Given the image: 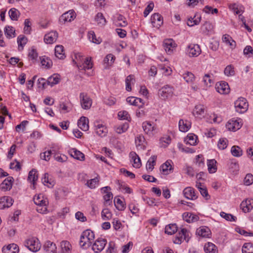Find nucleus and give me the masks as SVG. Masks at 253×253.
Returning <instances> with one entry per match:
<instances>
[{
	"label": "nucleus",
	"instance_id": "obj_23",
	"mask_svg": "<svg viewBox=\"0 0 253 253\" xmlns=\"http://www.w3.org/2000/svg\"><path fill=\"white\" fill-rule=\"evenodd\" d=\"M78 126L83 131H87L89 128L88 119L85 117H82L78 122Z\"/></svg>",
	"mask_w": 253,
	"mask_h": 253
},
{
	"label": "nucleus",
	"instance_id": "obj_20",
	"mask_svg": "<svg viewBox=\"0 0 253 253\" xmlns=\"http://www.w3.org/2000/svg\"><path fill=\"white\" fill-rule=\"evenodd\" d=\"M38 178V174L37 173V171L35 169H32L29 172L28 180L30 181L33 184V186L31 188L33 189L36 188L35 184L36 183V181Z\"/></svg>",
	"mask_w": 253,
	"mask_h": 253
},
{
	"label": "nucleus",
	"instance_id": "obj_31",
	"mask_svg": "<svg viewBox=\"0 0 253 253\" xmlns=\"http://www.w3.org/2000/svg\"><path fill=\"white\" fill-rule=\"evenodd\" d=\"M204 251L206 253H217L216 247L210 242H208L205 245Z\"/></svg>",
	"mask_w": 253,
	"mask_h": 253
},
{
	"label": "nucleus",
	"instance_id": "obj_27",
	"mask_svg": "<svg viewBox=\"0 0 253 253\" xmlns=\"http://www.w3.org/2000/svg\"><path fill=\"white\" fill-rule=\"evenodd\" d=\"M191 123L187 120H180L179 121V129L182 132H187L191 127Z\"/></svg>",
	"mask_w": 253,
	"mask_h": 253
},
{
	"label": "nucleus",
	"instance_id": "obj_40",
	"mask_svg": "<svg viewBox=\"0 0 253 253\" xmlns=\"http://www.w3.org/2000/svg\"><path fill=\"white\" fill-rule=\"evenodd\" d=\"M177 230V227L176 224H170L165 227V233L169 235H172Z\"/></svg>",
	"mask_w": 253,
	"mask_h": 253
},
{
	"label": "nucleus",
	"instance_id": "obj_45",
	"mask_svg": "<svg viewBox=\"0 0 253 253\" xmlns=\"http://www.w3.org/2000/svg\"><path fill=\"white\" fill-rule=\"evenodd\" d=\"M116 208L119 211H124L125 209V205L123 201L119 198H115L114 200Z\"/></svg>",
	"mask_w": 253,
	"mask_h": 253
},
{
	"label": "nucleus",
	"instance_id": "obj_15",
	"mask_svg": "<svg viewBox=\"0 0 253 253\" xmlns=\"http://www.w3.org/2000/svg\"><path fill=\"white\" fill-rule=\"evenodd\" d=\"M183 193L185 197L189 200H194L198 197L195 192L194 189L191 187L185 188Z\"/></svg>",
	"mask_w": 253,
	"mask_h": 253
},
{
	"label": "nucleus",
	"instance_id": "obj_33",
	"mask_svg": "<svg viewBox=\"0 0 253 253\" xmlns=\"http://www.w3.org/2000/svg\"><path fill=\"white\" fill-rule=\"evenodd\" d=\"M95 21L97 22V25L100 27L104 26L106 23V20L103 14L101 12H98L95 17Z\"/></svg>",
	"mask_w": 253,
	"mask_h": 253
},
{
	"label": "nucleus",
	"instance_id": "obj_7",
	"mask_svg": "<svg viewBox=\"0 0 253 253\" xmlns=\"http://www.w3.org/2000/svg\"><path fill=\"white\" fill-rule=\"evenodd\" d=\"M76 13L73 10H70L63 13L59 18L60 23L65 24L66 22H70L76 18Z\"/></svg>",
	"mask_w": 253,
	"mask_h": 253
},
{
	"label": "nucleus",
	"instance_id": "obj_46",
	"mask_svg": "<svg viewBox=\"0 0 253 253\" xmlns=\"http://www.w3.org/2000/svg\"><path fill=\"white\" fill-rule=\"evenodd\" d=\"M129 126L128 123H125L123 124L120 125L116 127L115 130L117 133L121 134L126 132Z\"/></svg>",
	"mask_w": 253,
	"mask_h": 253
},
{
	"label": "nucleus",
	"instance_id": "obj_5",
	"mask_svg": "<svg viewBox=\"0 0 253 253\" xmlns=\"http://www.w3.org/2000/svg\"><path fill=\"white\" fill-rule=\"evenodd\" d=\"M80 103L83 109L88 110L90 109L92 105V100L84 92L80 94Z\"/></svg>",
	"mask_w": 253,
	"mask_h": 253
},
{
	"label": "nucleus",
	"instance_id": "obj_16",
	"mask_svg": "<svg viewBox=\"0 0 253 253\" xmlns=\"http://www.w3.org/2000/svg\"><path fill=\"white\" fill-rule=\"evenodd\" d=\"M57 37V32L56 31H51L44 36V41L47 44H51L56 41Z\"/></svg>",
	"mask_w": 253,
	"mask_h": 253
},
{
	"label": "nucleus",
	"instance_id": "obj_44",
	"mask_svg": "<svg viewBox=\"0 0 253 253\" xmlns=\"http://www.w3.org/2000/svg\"><path fill=\"white\" fill-rule=\"evenodd\" d=\"M96 133L101 137L104 136L107 133V128L102 125H98L96 128Z\"/></svg>",
	"mask_w": 253,
	"mask_h": 253
},
{
	"label": "nucleus",
	"instance_id": "obj_43",
	"mask_svg": "<svg viewBox=\"0 0 253 253\" xmlns=\"http://www.w3.org/2000/svg\"><path fill=\"white\" fill-rule=\"evenodd\" d=\"M27 42V39L22 35H20L17 38V43L18 44V49L21 50L23 48V46Z\"/></svg>",
	"mask_w": 253,
	"mask_h": 253
},
{
	"label": "nucleus",
	"instance_id": "obj_2",
	"mask_svg": "<svg viewBox=\"0 0 253 253\" xmlns=\"http://www.w3.org/2000/svg\"><path fill=\"white\" fill-rule=\"evenodd\" d=\"M236 111L239 113L246 112L248 109V102L244 97L239 98L234 103Z\"/></svg>",
	"mask_w": 253,
	"mask_h": 253
},
{
	"label": "nucleus",
	"instance_id": "obj_49",
	"mask_svg": "<svg viewBox=\"0 0 253 253\" xmlns=\"http://www.w3.org/2000/svg\"><path fill=\"white\" fill-rule=\"evenodd\" d=\"M134 81V76L132 75L128 76L126 79V89L127 91H130L131 90V83H133Z\"/></svg>",
	"mask_w": 253,
	"mask_h": 253
},
{
	"label": "nucleus",
	"instance_id": "obj_42",
	"mask_svg": "<svg viewBox=\"0 0 253 253\" xmlns=\"http://www.w3.org/2000/svg\"><path fill=\"white\" fill-rule=\"evenodd\" d=\"M60 81V78L58 75H53L47 79V84L52 86L53 85L57 84Z\"/></svg>",
	"mask_w": 253,
	"mask_h": 253
},
{
	"label": "nucleus",
	"instance_id": "obj_29",
	"mask_svg": "<svg viewBox=\"0 0 253 253\" xmlns=\"http://www.w3.org/2000/svg\"><path fill=\"white\" fill-rule=\"evenodd\" d=\"M4 32L6 37L9 39L16 36L15 29L10 26H6L4 29Z\"/></svg>",
	"mask_w": 253,
	"mask_h": 253
},
{
	"label": "nucleus",
	"instance_id": "obj_8",
	"mask_svg": "<svg viewBox=\"0 0 253 253\" xmlns=\"http://www.w3.org/2000/svg\"><path fill=\"white\" fill-rule=\"evenodd\" d=\"M187 52L190 57H197L201 53V50L198 44H190L187 47Z\"/></svg>",
	"mask_w": 253,
	"mask_h": 253
},
{
	"label": "nucleus",
	"instance_id": "obj_11",
	"mask_svg": "<svg viewBox=\"0 0 253 253\" xmlns=\"http://www.w3.org/2000/svg\"><path fill=\"white\" fill-rule=\"evenodd\" d=\"M151 21L153 26L159 28L163 23V18L158 13H155L151 16Z\"/></svg>",
	"mask_w": 253,
	"mask_h": 253
},
{
	"label": "nucleus",
	"instance_id": "obj_9",
	"mask_svg": "<svg viewBox=\"0 0 253 253\" xmlns=\"http://www.w3.org/2000/svg\"><path fill=\"white\" fill-rule=\"evenodd\" d=\"M176 46V44L174 41L171 39H166L163 42V47L166 52L169 54H171L172 53Z\"/></svg>",
	"mask_w": 253,
	"mask_h": 253
},
{
	"label": "nucleus",
	"instance_id": "obj_47",
	"mask_svg": "<svg viewBox=\"0 0 253 253\" xmlns=\"http://www.w3.org/2000/svg\"><path fill=\"white\" fill-rule=\"evenodd\" d=\"M42 183L44 185H46V184H49V185L48 186L49 187H52L54 185V181L53 180H51V179L49 178V175L47 173H45L44 174L43 177L42 179Z\"/></svg>",
	"mask_w": 253,
	"mask_h": 253
},
{
	"label": "nucleus",
	"instance_id": "obj_55",
	"mask_svg": "<svg viewBox=\"0 0 253 253\" xmlns=\"http://www.w3.org/2000/svg\"><path fill=\"white\" fill-rule=\"evenodd\" d=\"M34 203L39 206V208L46 206V201L43 199H41L40 195H38L37 197H34L33 199Z\"/></svg>",
	"mask_w": 253,
	"mask_h": 253
},
{
	"label": "nucleus",
	"instance_id": "obj_25",
	"mask_svg": "<svg viewBox=\"0 0 253 253\" xmlns=\"http://www.w3.org/2000/svg\"><path fill=\"white\" fill-rule=\"evenodd\" d=\"M203 33L211 35L213 33V26L209 22H206L201 27Z\"/></svg>",
	"mask_w": 253,
	"mask_h": 253
},
{
	"label": "nucleus",
	"instance_id": "obj_53",
	"mask_svg": "<svg viewBox=\"0 0 253 253\" xmlns=\"http://www.w3.org/2000/svg\"><path fill=\"white\" fill-rule=\"evenodd\" d=\"M170 163L171 161H167L161 166V169H162L163 171L166 174L169 173V170L170 171L171 169L172 166L170 164Z\"/></svg>",
	"mask_w": 253,
	"mask_h": 253
},
{
	"label": "nucleus",
	"instance_id": "obj_35",
	"mask_svg": "<svg viewBox=\"0 0 253 253\" xmlns=\"http://www.w3.org/2000/svg\"><path fill=\"white\" fill-rule=\"evenodd\" d=\"M129 156L131 157L133 161V167L136 168H139L141 165V161L138 156L134 152H131Z\"/></svg>",
	"mask_w": 253,
	"mask_h": 253
},
{
	"label": "nucleus",
	"instance_id": "obj_60",
	"mask_svg": "<svg viewBox=\"0 0 253 253\" xmlns=\"http://www.w3.org/2000/svg\"><path fill=\"white\" fill-rule=\"evenodd\" d=\"M84 60L83 56L81 53H77L75 54V59L73 60V61L78 67V64H81Z\"/></svg>",
	"mask_w": 253,
	"mask_h": 253
},
{
	"label": "nucleus",
	"instance_id": "obj_13",
	"mask_svg": "<svg viewBox=\"0 0 253 253\" xmlns=\"http://www.w3.org/2000/svg\"><path fill=\"white\" fill-rule=\"evenodd\" d=\"M13 180L11 176L7 177L0 184V189L3 191L10 190L12 188Z\"/></svg>",
	"mask_w": 253,
	"mask_h": 253
},
{
	"label": "nucleus",
	"instance_id": "obj_14",
	"mask_svg": "<svg viewBox=\"0 0 253 253\" xmlns=\"http://www.w3.org/2000/svg\"><path fill=\"white\" fill-rule=\"evenodd\" d=\"M13 200L10 197L3 196L0 199V209L9 208L13 204Z\"/></svg>",
	"mask_w": 253,
	"mask_h": 253
},
{
	"label": "nucleus",
	"instance_id": "obj_51",
	"mask_svg": "<svg viewBox=\"0 0 253 253\" xmlns=\"http://www.w3.org/2000/svg\"><path fill=\"white\" fill-rule=\"evenodd\" d=\"M126 101L131 105L134 106H139L138 103H141L142 99L139 98L134 97H128L126 98Z\"/></svg>",
	"mask_w": 253,
	"mask_h": 253
},
{
	"label": "nucleus",
	"instance_id": "obj_39",
	"mask_svg": "<svg viewBox=\"0 0 253 253\" xmlns=\"http://www.w3.org/2000/svg\"><path fill=\"white\" fill-rule=\"evenodd\" d=\"M8 14L11 20L17 21L20 16V12L17 9L12 8L9 10Z\"/></svg>",
	"mask_w": 253,
	"mask_h": 253
},
{
	"label": "nucleus",
	"instance_id": "obj_58",
	"mask_svg": "<svg viewBox=\"0 0 253 253\" xmlns=\"http://www.w3.org/2000/svg\"><path fill=\"white\" fill-rule=\"evenodd\" d=\"M224 72V74L228 77L234 76L235 75L234 67L232 65L227 66Z\"/></svg>",
	"mask_w": 253,
	"mask_h": 253
},
{
	"label": "nucleus",
	"instance_id": "obj_64",
	"mask_svg": "<svg viewBox=\"0 0 253 253\" xmlns=\"http://www.w3.org/2000/svg\"><path fill=\"white\" fill-rule=\"evenodd\" d=\"M244 182L246 185H251L253 183V175L251 173L247 174L244 178Z\"/></svg>",
	"mask_w": 253,
	"mask_h": 253
},
{
	"label": "nucleus",
	"instance_id": "obj_41",
	"mask_svg": "<svg viewBox=\"0 0 253 253\" xmlns=\"http://www.w3.org/2000/svg\"><path fill=\"white\" fill-rule=\"evenodd\" d=\"M157 156H152L148 161L146 164V168L148 170L152 171L154 169V166L156 163Z\"/></svg>",
	"mask_w": 253,
	"mask_h": 253
},
{
	"label": "nucleus",
	"instance_id": "obj_28",
	"mask_svg": "<svg viewBox=\"0 0 253 253\" xmlns=\"http://www.w3.org/2000/svg\"><path fill=\"white\" fill-rule=\"evenodd\" d=\"M92 245V241L85 238V236L82 233L80 241V245L81 248L84 249L88 248Z\"/></svg>",
	"mask_w": 253,
	"mask_h": 253
},
{
	"label": "nucleus",
	"instance_id": "obj_21",
	"mask_svg": "<svg viewBox=\"0 0 253 253\" xmlns=\"http://www.w3.org/2000/svg\"><path fill=\"white\" fill-rule=\"evenodd\" d=\"M91 58H86L81 64H78V68L79 70H89L92 68L93 64L91 61Z\"/></svg>",
	"mask_w": 253,
	"mask_h": 253
},
{
	"label": "nucleus",
	"instance_id": "obj_62",
	"mask_svg": "<svg viewBox=\"0 0 253 253\" xmlns=\"http://www.w3.org/2000/svg\"><path fill=\"white\" fill-rule=\"evenodd\" d=\"M89 39L93 43L99 44L101 42V39L100 38H96L94 32L90 31L88 33Z\"/></svg>",
	"mask_w": 253,
	"mask_h": 253
},
{
	"label": "nucleus",
	"instance_id": "obj_59",
	"mask_svg": "<svg viewBox=\"0 0 253 253\" xmlns=\"http://www.w3.org/2000/svg\"><path fill=\"white\" fill-rule=\"evenodd\" d=\"M183 79L187 83H192L195 79L194 75L190 72H187L183 75Z\"/></svg>",
	"mask_w": 253,
	"mask_h": 253
},
{
	"label": "nucleus",
	"instance_id": "obj_1",
	"mask_svg": "<svg viewBox=\"0 0 253 253\" xmlns=\"http://www.w3.org/2000/svg\"><path fill=\"white\" fill-rule=\"evenodd\" d=\"M24 245L30 251L33 252L39 251L41 248V245L38 239L35 237H31L27 239L25 241Z\"/></svg>",
	"mask_w": 253,
	"mask_h": 253
},
{
	"label": "nucleus",
	"instance_id": "obj_4",
	"mask_svg": "<svg viewBox=\"0 0 253 253\" xmlns=\"http://www.w3.org/2000/svg\"><path fill=\"white\" fill-rule=\"evenodd\" d=\"M173 90L172 87L167 85L159 90L158 94L163 99H166L172 96Z\"/></svg>",
	"mask_w": 253,
	"mask_h": 253
},
{
	"label": "nucleus",
	"instance_id": "obj_19",
	"mask_svg": "<svg viewBox=\"0 0 253 253\" xmlns=\"http://www.w3.org/2000/svg\"><path fill=\"white\" fill-rule=\"evenodd\" d=\"M183 219L188 223L197 221L199 219V216L192 213L184 212L182 214Z\"/></svg>",
	"mask_w": 253,
	"mask_h": 253
},
{
	"label": "nucleus",
	"instance_id": "obj_37",
	"mask_svg": "<svg viewBox=\"0 0 253 253\" xmlns=\"http://www.w3.org/2000/svg\"><path fill=\"white\" fill-rule=\"evenodd\" d=\"M222 41L232 48H234L236 46V42L229 35H224L222 37Z\"/></svg>",
	"mask_w": 253,
	"mask_h": 253
},
{
	"label": "nucleus",
	"instance_id": "obj_61",
	"mask_svg": "<svg viewBox=\"0 0 253 253\" xmlns=\"http://www.w3.org/2000/svg\"><path fill=\"white\" fill-rule=\"evenodd\" d=\"M201 21V17L196 18L195 16L194 18H189L187 22V25L192 27L196 25L199 24Z\"/></svg>",
	"mask_w": 253,
	"mask_h": 253
},
{
	"label": "nucleus",
	"instance_id": "obj_22",
	"mask_svg": "<svg viewBox=\"0 0 253 253\" xmlns=\"http://www.w3.org/2000/svg\"><path fill=\"white\" fill-rule=\"evenodd\" d=\"M43 248L47 253H55L56 251L55 244L50 241H47L45 242Z\"/></svg>",
	"mask_w": 253,
	"mask_h": 253
},
{
	"label": "nucleus",
	"instance_id": "obj_30",
	"mask_svg": "<svg viewBox=\"0 0 253 253\" xmlns=\"http://www.w3.org/2000/svg\"><path fill=\"white\" fill-rule=\"evenodd\" d=\"M217 162L214 159L209 160L208 161L207 165L209 173H213L217 170L216 164Z\"/></svg>",
	"mask_w": 253,
	"mask_h": 253
},
{
	"label": "nucleus",
	"instance_id": "obj_48",
	"mask_svg": "<svg viewBox=\"0 0 253 253\" xmlns=\"http://www.w3.org/2000/svg\"><path fill=\"white\" fill-rule=\"evenodd\" d=\"M71 244L67 241H63L61 243V247L65 253H68L71 251Z\"/></svg>",
	"mask_w": 253,
	"mask_h": 253
},
{
	"label": "nucleus",
	"instance_id": "obj_12",
	"mask_svg": "<svg viewBox=\"0 0 253 253\" xmlns=\"http://www.w3.org/2000/svg\"><path fill=\"white\" fill-rule=\"evenodd\" d=\"M242 126L241 120L232 119L230 120L226 125L227 127L232 131L238 130Z\"/></svg>",
	"mask_w": 253,
	"mask_h": 253
},
{
	"label": "nucleus",
	"instance_id": "obj_36",
	"mask_svg": "<svg viewBox=\"0 0 253 253\" xmlns=\"http://www.w3.org/2000/svg\"><path fill=\"white\" fill-rule=\"evenodd\" d=\"M142 127L145 132L148 134H152V132L155 129V127L152 126L149 122H145L142 124Z\"/></svg>",
	"mask_w": 253,
	"mask_h": 253
},
{
	"label": "nucleus",
	"instance_id": "obj_18",
	"mask_svg": "<svg viewBox=\"0 0 253 253\" xmlns=\"http://www.w3.org/2000/svg\"><path fill=\"white\" fill-rule=\"evenodd\" d=\"M136 146L138 149L144 150L146 147V142L142 135H138L135 139Z\"/></svg>",
	"mask_w": 253,
	"mask_h": 253
},
{
	"label": "nucleus",
	"instance_id": "obj_26",
	"mask_svg": "<svg viewBox=\"0 0 253 253\" xmlns=\"http://www.w3.org/2000/svg\"><path fill=\"white\" fill-rule=\"evenodd\" d=\"M3 253H18L19 248L15 244H9L6 247H3L2 250Z\"/></svg>",
	"mask_w": 253,
	"mask_h": 253
},
{
	"label": "nucleus",
	"instance_id": "obj_63",
	"mask_svg": "<svg viewBox=\"0 0 253 253\" xmlns=\"http://www.w3.org/2000/svg\"><path fill=\"white\" fill-rule=\"evenodd\" d=\"M244 55L247 56L248 57H251L253 56V49L250 45H247L245 47L243 51Z\"/></svg>",
	"mask_w": 253,
	"mask_h": 253
},
{
	"label": "nucleus",
	"instance_id": "obj_10",
	"mask_svg": "<svg viewBox=\"0 0 253 253\" xmlns=\"http://www.w3.org/2000/svg\"><path fill=\"white\" fill-rule=\"evenodd\" d=\"M215 88L216 91L220 94H228L230 91L228 84L224 81L217 83L216 84Z\"/></svg>",
	"mask_w": 253,
	"mask_h": 253
},
{
	"label": "nucleus",
	"instance_id": "obj_52",
	"mask_svg": "<svg viewBox=\"0 0 253 253\" xmlns=\"http://www.w3.org/2000/svg\"><path fill=\"white\" fill-rule=\"evenodd\" d=\"M242 251L243 253H253V245L250 243H245Z\"/></svg>",
	"mask_w": 253,
	"mask_h": 253
},
{
	"label": "nucleus",
	"instance_id": "obj_3",
	"mask_svg": "<svg viewBox=\"0 0 253 253\" xmlns=\"http://www.w3.org/2000/svg\"><path fill=\"white\" fill-rule=\"evenodd\" d=\"M190 235L189 231L185 228H182L173 240V243L180 244L184 240L188 242L190 238Z\"/></svg>",
	"mask_w": 253,
	"mask_h": 253
},
{
	"label": "nucleus",
	"instance_id": "obj_54",
	"mask_svg": "<svg viewBox=\"0 0 253 253\" xmlns=\"http://www.w3.org/2000/svg\"><path fill=\"white\" fill-rule=\"evenodd\" d=\"M220 215L222 218H224L227 221H236L237 219V218L236 216L233 215L231 214L230 213H227L224 211H221L220 213Z\"/></svg>",
	"mask_w": 253,
	"mask_h": 253
},
{
	"label": "nucleus",
	"instance_id": "obj_57",
	"mask_svg": "<svg viewBox=\"0 0 253 253\" xmlns=\"http://www.w3.org/2000/svg\"><path fill=\"white\" fill-rule=\"evenodd\" d=\"M112 214L108 209H104L101 212V216L103 220H109L112 217Z\"/></svg>",
	"mask_w": 253,
	"mask_h": 253
},
{
	"label": "nucleus",
	"instance_id": "obj_24",
	"mask_svg": "<svg viewBox=\"0 0 253 253\" xmlns=\"http://www.w3.org/2000/svg\"><path fill=\"white\" fill-rule=\"evenodd\" d=\"M69 154L71 157L77 160L84 161V154L76 148L71 149L69 150Z\"/></svg>",
	"mask_w": 253,
	"mask_h": 253
},
{
	"label": "nucleus",
	"instance_id": "obj_6",
	"mask_svg": "<svg viewBox=\"0 0 253 253\" xmlns=\"http://www.w3.org/2000/svg\"><path fill=\"white\" fill-rule=\"evenodd\" d=\"M107 244V240L105 239L98 238L92 245V250L95 253L101 252Z\"/></svg>",
	"mask_w": 253,
	"mask_h": 253
},
{
	"label": "nucleus",
	"instance_id": "obj_34",
	"mask_svg": "<svg viewBox=\"0 0 253 253\" xmlns=\"http://www.w3.org/2000/svg\"><path fill=\"white\" fill-rule=\"evenodd\" d=\"M55 55L60 59H62L65 57L64 52V47L62 45H58L55 46Z\"/></svg>",
	"mask_w": 253,
	"mask_h": 253
},
{
	"label": "nucleus",
	"instance_id": "obj_56",
	"mask_svg": "<svg viewBox=\"0 0 253 253\" xmlns=\"http://www.w3.org/2000/svg\"><path fill=\"white\" fill-rule=\"evenodd\" d=\"M205 112V107L204 105L199 104L195 107L193 111V114H197L198 115H202L204 114Z\"/></svg>",
	"mask_w": 253,
	"mask_h": 253
},
{
	"label": "nucleus",
	"instance_id": "obj_32",
	"mask_svg": "<svg viewBox=\"0 0 253 253\" xmlns=\"http://www.w3.org/2000/svg\"><path fill=\"white\" fill-rule=\"evenodd\" d=\"M196 233L202 237H209L211 231L208 227L204 226L198 229Z\"/></svg>",
	"mask_w": 253,
	"mask_h": 253
},
{
	"label": "nucleus",
	"instance_id": "obj_50",
	"mask_svg": "<svg viewBox=\"0 0 253 253\" xmlns=\"http://www.w3.org/2000/svg\"><path fill=\"white\" fill-rule=\"evenodd\" d=\"M231 152L234 157H240L242 155V150L241 148L237 146H233L231 149Z\"/></svg>",
	"mask_w": 253,
	"mask_h": 253
},
{
	"label": "nucleus",
	"instance_id": "obj_38",
	"mask_svg": "<svg viewBox=\"0 0 253 253\" xmlns=\"http://www.w3.org/2000/svg\"><path fill=\"white\" fill-rule=\"evenodd\" d=\"M197 139L198 137L197 135L193 133H190L188 134L184 141L187 144H189L191 145H195L197 144Z\"/></svg>",
	"mask_w": 253,
	"mask_h": 253
},
{
	"label": "nucleus",
	"instance_id": "obj_17",
	"mask_svg": "<svg viewBox=\"0 0 253 253\" xmlns=\"http://www.w3.org/2000/svg\"><path fill=\"white\" fill-rule=\"evenodd\" d=\"M240 207L244 212H248L253 209V199H247L243 201Z\"/></svg>",
	"mask_w": 253,
	"mask_h": 253
}]
</instances>
